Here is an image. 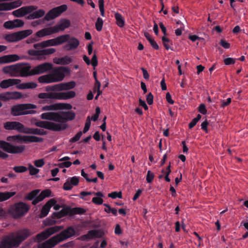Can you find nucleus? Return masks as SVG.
Returning <instances> with one entry per match:
<instances>
[{
    "mask_svg": "<svg viewBox=\"0 0 248 248\" xmlns=\"http://www.w3.org/2000/svg\"><path fill=\"white\" fill-rule=\"evenodd\" d=\"M170 165L168 166L167 168V170H166V171H165L164 170H163L162 171V172L163 173H165L166 174V176L165 177V180L167 181V182H170V178L169 177V175L170 174V173L171 172V170H170Z\"/></svg>",
    "mask_w": 248,
    "mask_h": 248,
    "instance_id": "54",
    "label": "nucleus"
},
{
    "mask_svg": "<svg viewBox=\"0 0 248 248\" xmlns=\"http://www.w3.org/2000/svg\"><path fill=\"white\" fill-rule=\"evenodd\" d=\"M91 63H92V64L93 66L94 67V68L97 65L98 61H97V57H96L95 54H93V55L92 58V60H91Z\"/></svg>",
    "mask_w": 248,
    "mask_h": 248,
    "instance_id": "61",
    "label": "nucleus"
},
{
    "mask_svg": "<svg viewBox=\"0 0 248 248\" xmlns=\"http://www.w3.org/2000/svg\"><path fill=\"white\" fill-rule=\"evenodd\" d=\"M14 170L18 173L25 172L27 170V168L24 166H16L13 168Z\"/></svg>",
    "mask_w": 248,
    "mask_h": 248,
    "instance_id": "50",
    "label": "nucleus"
},
{
    "mask_svg": "<svg viewBox=\"0 0 248 248\" xmlns=\"http://www.w3.org/2000/svg\"><path fill=\"white\" fill-rule=\"evenodd\" d=\"M220 44L222 47L226 49H228L230 47V44L225 40H221Z\"/></svg>",
    "mask_w": 248,
    "mask_h": 248,
    "instance_id": "63",
    "label": "nucleus"
},
{
    "mask_svg": "<svg viewBox=\"0 0 248 248\" xmlns=\"http://www.w3.org/2000/svg\"><path fill=\"white\" fill-rule=\"evenodd\" d=\"M232 99L231 98H228L226 100H223L221 101V107L224 108L229 105L231 102Z\"/></svg>",
    "mask_w": 248,
    "mask_h": 248,
    "instance_id": "64",
    "label": "nucleus"
},
{
    "mask_svg": "<svg viewBox=\"0 0 248 248\" xmlns=\"http://www.w3.org/2000/svg\"><path fill=\"white\" fill-rule=\"evenodd\" d=\"M56 203V201L53 199H51L49 200L44 205L42 208L40 216L41 217H44L46 216L53 205Z\"/></svg>",
    "mask_w": 248,
    "mask_h": 248,
    "instance_id": "24",
    "label": "nucleus"
},
{
    "mask_svg": "<svg viewBox=\"0 0 248 248\" xmlns=\"http://www.w3.org/2000/svg\"><path fill=\"white\" fill-rule=\"evenodd\" d=\"M41 118L50 121L37 122L35 123L37 126L54 131H60L67 127L66 121L74 120L75 114L71 111L45 112L41 115Z\"/></svg>",
    "mask_w": 248,
    "mask_h": 248,
    "instance_id": "1",
    "label": "nucleus"
},
{
    "mask_svg": "<svg viewBox=\"0 0 248 248\" xmlns=\"http://www.w3.org/2000/svg\"><path fill=\"white\" fill-rule=\"evenodd\" d=\"M53 64L51 63L45 62L34 67L32 69V74L39 75L46 73L52 69Z\"/></svg>",
    "mask_w": 248,
    "mask_h": 248,
    "instance_id": "19",
    "label": "nucleus"
},
{
    "mask_svg": "<svg viewBox=\"0 0 248 248\" xmlns=\"http://www.w3.org/2000/svg\"><path fill=\"white\" fill-rule=\"evenodd\" d=\"M78 183L79 178L78 177L74 176L69 178L63 184V189L65 190H71L73 186L78 185Z\"/></svg>",
    "mask_w": 248,
    "mask_h": 248,
    "instance_id": "23",
    "label": "nucleus"
},
{
    "mask_svg": "<svg viewBox=\"0 0 248 248\" xmlns=\"http://www.w3.org/2000/svg\"><path fill=\"white\" fill-rule=\"evenodd\" d=\"M72 106L70 104L67 103H56L50 105H46L42 107L43 111L57 110L59 109H71Z\"/></svg>",
    "mask_w": 248,
    "mask_h": 248,
    "instance_id": "15",
    "label": "nucleus"
},
{
    "mask_svg": "<svg viewBox=\"0 0 248 248\" xmlns=\"http://www.w3.org/2000/svg\"><path fill=\"white\" fill-rule=\"evenodd\" d=\"M45 164L44 159H39L34 161V165L38 168L43 167Z\"/></svg>",
    "mask_w": 248,
    "mask_h": 248,
    "instance_id": "57",
    "label": "nucleus"
},
{
    "mask_svg": "<svg viewBox=\"0 0 248 248\" xmlns=\"http://www.w3.org/2000/svg\"><path fill=\"white\" fill-rule=\"evenodd\" d=\"M37 106L32 104H19L13 106L11 108V113L14 116H19L28 114H32Z\"/></svg>",
    "mask_w": 248,
    "mask_h": 248,
    "instance_id": "7",
    "label": "nucleus"
},
{
    "mask_svg": "<svg viewBox=\"0 0 248 248\" xmlns=\"http://www.w3.org/2000/svg\"><path fill=\"white\" fill-rule=\"evenodd\" d=\"M8 8V10H11L13 9L17 8L20 6L22 4V2L20 0H16L10 2H7Z\"/></svg>",
    "mask_w": 248,
    "mask_h": 248,
    "instance_id": "39",
    "label": "nucleus"
},
{
    "mask_svg": "<svg viewBox=\"0 0 248 248\" xmlns=\"http://www.w3.org/2000/svg\"><path fill=\"white\" fill-rule=\"evenodd\" d=\"M0 148L7 153L19 154L22 153L25 150V146L23 145H15L0 140Z\"/></svg>",
    "mask_w": 248,
    "mask_h": 248,
    "instance_id": "8",
    "label": "nucleus"
},
{
    "mask_svg": "<svg viewBox=\"0 0 248 248\" xmlns=\"http://www.w3.org/2000/svg\"><path fill=\"white\" fill-rule=\"evenodd\" d=\"M50 87V90L52 91H63L62 83L56 84L53 86H51Z\"/></svg>",
    "mask_w": 248,
    "mask_h": 248,
    "instance_id": "49",
    "label": "nucleus"
},
{
    "mask_svg": "<svg viewBox=\"0 0 248 248\" xmlns=\"http://www.w3.org/2000/svg\"><path fill=\"white\" fill-rule=\"evenodd\" d=\"M103 24V19L101 17H98L95 23V28L97 31H100L102 30Z\"/></svg>",
    "mask_w": 248,
    "mask_h": 248,
    "instance_id": "44",
    "label": "nucleus"
},
{
    "mask_svg": "<svg viewBox=\"0 0 248 248\" xmlns=\"http://www.w3.org/2000/svg\"><path fill=\"white\" fill-rule=\"evenodd\" d=\"M43 139L34 136H22L21 141L25 142H39L43 141Z\"/></svg>",
    "mask_w": 248,
    "mask_h": 248,
    "instance_id": "30",
    "label": "nucleus"
},
{
    "mask_svg": "<svg viewBox=\"0 0 248 248\" xmlns=\"http://www.w3.org/2000/svg\"><path fill=\"white\" fill-rule=\"evenodd\" d=\"M3 27L7 29H13L15 28L13 21H8L3 24Z\"/></svg>",
    "mask_w": 248,
    "mask_h": 248,
    "instance_id": "52",
    "label": "nucleus"
},
{
    "mask_svg": "<svg viewBox=\"0 0 248 248\" xmlns=\"http://www.w3.org/2000/svg\"><path fill=\"white\" fill-rule=\"evenodd\" d=\"M98 4H99V8L101 15L102 16H105V11H104V0H99Z\"/></svg>",
    "mask_w": 248,
    "mask_h": 248,
    "instance_id": "51",
    "label": "nucleus"
},
{
    "mask_svg": "<svg viewBox=\"0 0 248 248\" xmlns=\"http://www.w3.org/2000/svg\"><path fill=\"white\" fill-rule=\"evenodd\" d=\"M63 91L69 90L75 88L76 83L74 81L62 83Z\"/></svg>",
    "mask_w": 248,
    "mask_h": 248,
    "instance_id": "38",
    "label": "nucleus"
},
{
    "mask_svg": "<svg viewBox=\"0 0 248 248\" xmlns=\"http://www.w3.org/2000/svg\"><path fill=\"white\" fill-rule=\"evenodd\" d=\"M86 236L88 239H93L95 238H100L102 236V233L100 231L96 230L89 231Z\"/></svg>",
    "mask_w": 248,
    "mask_h": 248,
    "instance_id": "34",
    "label": "nucleus"
},
{
    "mask_svg": "<svg viewBox=\"0 0 248 248\" xmlns=\"http://www.w3.org/2000/svg\"><path fill=\"white\" fill-rule=\"evenodd\" d=\"M49 74L39 77L38 81L46 84L60 82L64 79L66 74L69 73V69L63 66L52 68Z\"/></svg>",
    "mask_w": 248,
    "mask_h": 248,
    "instance_id": "3",
    "label": "nucleus"
},
{
    "mask_svg": "<svg viewBox=\"0 0 248 248\" xmlns=\"http://www.w3.org/2000/svg\"><path fill=\"white\" fill-rule=\"evenodd\" d=\"M155 175L153 172H152L150 170H148L147 171V174L146 175V181L147 183H150L152 182Z\"/></svg>",
    "mask_w": 248,
    "mask_h": 248,
    "instance_id": "55",
    "label": "nucleus"
},
{
    "mask_svg": "<svg viewBox=\"0 0 248 248\" xmlns=\"http://www.w3.org/2000/svg\"><path fill=\"white\" fill-rule=\"evenodd\" d=\"M56 51L54 48H49L47 49H42L43 60L45 59L46 56L52 54Z\"/></svg>",
    "mask_w": 248,
    "mask_h": 248,
    "instance_id": "41",
    "label": "nucleus"
},
{
    "mask_svg": "<svg viewBox=\"0 0 248 248\" xmlns=\"http://www.w3.org/2000/svg\"><path fill=\"white\" fill-rule=\"evenodd\" d=\"M162 42L163 45L167 50H169L170 48V42L169 39L166 38L165 36H163L162 38Z\"/></svg>",
    "mask_w": 248,
    "mask_h": 248,
    "instance_id": "48",
    "label": "nucleus"
},
{
    "mask_svg": "<svg viewBox=\"0 0 248 248\" xmlns=\"http://www.w3.org/2000/svg\"><path fill=\"white\" fill-rule=\"evenodd\" d=\"M31 29L17 31L13 33L8 34L5 36V39L10 42H14L20 41L32 33Z\"/></svg>",
    "mask_w": 248,
    "mask_h": 248,
    "instance_id": "9",
    "label": "nucleus"
},
{
    "mask_svg": "<svg viewBox=\"0 0 248 248\" xmlns=\"http://www.w3.org/2000/svg\"><path fill=\"white\" fill-rule=\"evenodd\" d=\"M114 17L116 19V24L120 28H123L125 24L124 18L121 14L119 13H115Z\"/></svg>",
    "mask_w": 248,
    "mask_h": 248,
    "instance_id": "35",
    "label": "nucleus"
},
{
    "mask_svg": "<svg viewBox=\"0 0 248 248\" xmlns=\"http://www.w3.org/2000/svg\"><path fill=\"white\" fill-rule=\"evenodd\" d=\"M29 206L23 202H19L13 205L9 209V213L15 218H19L27 214Z\"/></svg>",
    "mask_w": 248,
    "mask_h": 248,
    "instance_id": "6",
    "label": "nucleus"
},
{
    "mask_svg": "<svg viewBox=\"0 0 248 248\" xmlns=\"http://www.w3.org/2000/svg\"><path fill=\"white\" fill-rule=\"evenodd\" d=\"M17 64V72L18 77H27L32 74V69L30 64L26 63H19Z\"/></svg>",
    "mask_w": 248,
    "mask_h": 248,
    "instance_id": "14",
    "label": "nucleus"
},
{
    "mask_svg": "<svg viewBox=\"0 0 248 248\" xmlns=\"http://www.w3.org/2000/svg\"><path fill=\"white\" fill-rule=\"evenodd\" d=\"M0 99L4 101L10 100L9 92H6L0 93Z\"/></svg>",
    "mask_w": 248,
    "mask_h": 248,
    "instance_id": "53",
    "label": "nucleus"
},
{
    "mask_svg": "<svg viewBox=\"0 0 248 248\" xmlns=\"http://www.w3.org/2000/svg\"><path fill=\"white\" fill-rule=\"evenodd\" d=\"M10 99H18L22 97V94L21 93L18 92H9Z\"/></svg>",
    "mask_w": 248,
    "mask_h": 248,
    "instance_id": "43",
    "label": "nucleus"
},
{
    "mask_svg": "<svg viewBox=\"0 0 248 248\" xmlns=\"http://www.w3.org/2000/svg\"><path fill=\"white\" fill-rule=\"evenodd\" d=\"M45 15V11L43 9L34 10L28 16L29 19H34L43 17Z\"/></svg>",
    "mask_w": 248,
    "mask_h": 248,
    "instance_id": "31",
    "label": "nucleus"
},
{
    "mask_svg": "<svg viewBox=\"0 0 248 248\" xmlns=\"http://www.w3.org/2000/svg\"><path fill=\"white\" fill-rule=\"evenodd\" d=\"M63 229V226H55L54 227H50L43 231L41 233H38L36 236V240L38 242H41L43 240L46 239L50 235L59 232L60 230Z\"/></svg>",
    "mask_w": 248,
    "mask_h": 248,
    "instance_id": "10",
    "label": "nucleus"
},
{
    "mask_svg": "<svg viewBox=\"0 0 248 248\" xmlns=\"http://www.w3.org/2000/svg\"><path fill=\"white\" fill-rule=\"evenodd\" d=\"M37 85L34 82L22 83L20 79L16 78L4 79L0 83V87L2 89H7L13 86H16L17 89L20 90L34 89Z\"/></svg>",
    "mask_w": 248,
    "mask_h": 248,
    "instance_id": "4",
    "label": "nucleus"
},
{
    "mask_svg": "<svg viewBox=\"0 0 248 248\" xmlns=\"http://www.w3.org/2000/svg\"><path fill=\"white\" fill-rule=\"evenodd\" d=\"M67 9V5L63 4L61 6L55 7L50 10L45 16L44 19L46 21L53 19L59 16L62 13L65 11Z\"/></svg>",
    "mask_w": 248,
    "mask_h": 248,
    "instance_id": "11",
    "label": "nucleus"
},
{
    "mask_svg": "<svg viewBox=\"0 0 248 248\" xmlns=\"http://www.w3.org/2000/svg\"><path fill=\"white\" fill-rule=\"evenodd\" d=\"M75 234V230L73 227H68L60 233L55 235L59 243L62 242L73 236Z\"/></svg>",
    "mask_w": 248,
    "mask_h": 248,
    "instance_id": "16",
    "label": "nucleus"
},
{
    "mask_svg": "<svg viewBox=\"0 0 248 248\" xmlns=\"http://www.w3.org/2000/svg\"><path fill=\"white\" fill-rule=\"evenodd\" d=\"M67 9V5L63 4L61 6L55 7L50 10L45 16L44 19L46 21L53 19L59 16L62 13L65 11Z\"/></svg>",
    "mask_w": 248,
    "mask_h": 248,
    "instance_id": "12",
    "label": "nucleus"
},
{
    "mask_svg": "<svg viewBox=\"0 0 248 248\" xmlns=\"http://www.w3.org/2000/svg\"><path fill=\"white\" fill-rule=\"evenodd\" d=\"M30 231L26 229L20 230L3 237L0 242V248L17 247L20 244L31 235Z\"/></svg>",
    "mask_w": 248,
    "mask_h": 248,
    "instance_id": "2",
    "label": "nucleus"
},
{
    "mask_svg": "<svg viewBox=\"0 0 248 248\" xmlns=\"http://www.w3.org/2000/svg\"><path fill=\"white\" fill-rule=\"evenodd\" d=\"M153 95L151 93H149L146 96V101L147 103L151 105L153 103Z\"/></svg>",
    "mask_w": 248,
    "mask_h": 248,
    "instance_id": "60",
    "label": "nucleus"
},
{
    "mask_svg": "<svg viewBox=\"0 0 248 248\" xmlns=\"http://www.w3.org/2000/svg\"><path fill=\"white\" fill-rule=\"evenodd\" d=\"M67 214V212L64 209L61 210L60 212L54 213L53 216L57 218H61Z\"/></svg>",
    "mask_w": 248,
    "mask_h": 248,
    "instance_id": "47",
    "label": "nucleus"
},
{
    "mask_svg": "<svg viewBox=\"0 0 248 248\" xmlns=\"http://www.w3.org/2000/svg\"><path fill=\"white\" fill-rule=\"evenodd\" d=\"M4 128L8 130H16L24 133L25 126L18 122H7L4 124Z\"/></svg>",
    "mask_w": 248,
    "mask_h": 248,
    "instance_id": "18",
    "label": "nucleus"
},
{
    "mask_svg": "<svg viewBox=\"0 0 248 248\" xmlns=\"http://www.w3.org/2000/svg\"><path fill=\"white\" fill-rule=\"evenodd\" d=\"M76 93L73 91L66 92L42 93L38 95L40 99H51L57 100H67L74 98Z\"/></svg>",
    "mask_w": 248,
    "mask_h": 248,
    "instance_id": "5",
    "label": "nucleus"
},
{
    "mask_svg": "<svg viewBox=\"0 0 248 248\" xmlns=\"http://www.w3.org/2000/svg\"><path fill=\"white\" fill-rule=\"evenodd\" d=\"M26 58V57L23 55L19 56L16 54L4 55L0 57V63H6L15 62Z\"/></svg>",
    "mask_w": 248,
    "mask_h": 248,
    "instance_id": "20",
    "label": "nucleus"
},
{
    "mask_svg": "<svg viewBox=\"0 0 248 248\" xmlns=\"http://www.w3.org/2000/svg\"><path fill=\"white\" fill-rule=\"evenodd\" d=\"M54 27L44 28L36 32L35 35L37 37L41 38L46 36L50 35L56 33Z\"/></svg>",
    "mask_w": 248,
    "mask_h": 248,
    "instance_id": "25",
    "label": "nucleus"
},
{
    "mask_svg": "<svg viewBox=\"0 0 248 248\" xmlns=\"http://www.w3.org/2000/svg\"><path fill=\"white\" fill-rule=\"evenodd\" d=\"M21 138L22 136L20 135L9 136L7 138V140L9 142H19L21 141Z\"/></svg>",
    "mask_w": 248,
    "mask_h": 248,
    "instance_id": "42",
    "label": "nucleus"
},
{
    "mask_svg": "<svg viewBox=\"0 0 248 248\" xmlns=\"http://www.w3.org/2000/svg\"><path fill=\"white\" fill-rule=\"evenodd\" d=\"M51 191L50 190L47 189L42 191L40 194L32 202L33 205H35L39 202L42 201L45 198L51 196Z\"/></svg>",
    "mask_w": 248,
    "mask_h": 248,
    "instance_id": "28",
    "label": "nucleus"
},
{
    "mask_svg": "<svg viewBox=\"0 0 248 248\" xmlns=\"http://www.w3.org/2000/svg\"><path fill=\"white\" fill-rule=\"evenodd\" d=\"M72 59L69 56H65L60 58H55L53 62L57 64H67L72 62Z\"/></svg>",
    "mask_w": 248,
    "mask_h": 248,
    "instance_id": "32",
    "label": "nucleus"
},
{
    "mask_svg": "<svg viewBox=\"0 0 248 248\" xmlns=\"http://www.w3.org/2000/svg\"><path fill=\"white\" fill-rule=\"evenodd\" d=\"M108 197L111 198L112 199H116V198H118L119 199L122 198V194L121 191L119 192H112L108 194Z\"/></svg>",
    "mask_w": 248,
    "mask_h": 248,
    "instance_id": "46",
    "label": "nucleus"
},
{
    "mask_svg": "<svg viewBox=\"0 0 248 248\" xmlns=\"http://www.w3.org/2000/svg\"><path fill=\"white\" fill-rule=\"evenodd\" d=\"M28 53L30 56H35L36 59L38 60H43L42 52L41 50L29 49Z\"/></svg>",
    "mask_w": 248,
    "mask_h": 248,
    "instance_id": "36",
    "label": "nucleus"
},
{
    "mask_svg": "<svg viewBox=\"0 0 248 248\" xmlns=\"http://www.w3.org/2000/svg\"><path fill=\"white\" fill-rule=\"evenodd\" d=\"M224 62L227 65L233 64L235 62V59L232 58H227L224 60Z\"/></svg>",
    "mask_w": 248,
    "mask_h": 248,
    "instance_id": "59",
    "label": "nucleus"
},
{
    "mask_svg": "<svg viewBox=\"0 0 248 248\" xmlns=\"http://www.w3.org/2000/svg\"><path fill=\"white\" fill-rule=\"evenodd\" d=\"M28 170L30 171V174L31 175L37 174L39 172V170L35 168L32 165L29 164L28 165Z\"/></svg>",
    "mask_w": 248,
    "mask_h": 248,
    "instance_id": "45",
    "label": "nucleus"
},
{
    "mask_svg": "<svg viewBox=\"0 0 248 248\" xmlns=\"http://www.w3.org/2000/svg\"><path fill=\"white\" fill-rule=\"evenodd\" d=\"M40 192L39 190H33L27 195L25 198L29 200H34Z\"/></svg>",
    "mask_w": 248,
    "mask_h": 248,
    "instance_id": "40",
    "label": "nucleus"
},
{
    "mask_svg": "<svg viewBox=\"0 0 248 248\" xmlns=\"http://www.w3.org/2000/svg\"><path fill=\"white\" fill-rule=\"evenodd\" d=\"M62 36H67L66 37L65 43L66 44L64 46L63 48L67 50L71 51L76 49L79 45V40L73 37H71L69 34H64Z\"/></svg>",
    "mask_w": 248,
    "mask_h": 248,
    "instance_id": "13",
    "label": "nucleus"
},
{
    "mask_svg": "<svg viewBox=\"0 0 248 248\" xmlns=\"http://www.w3.org/2000/svg\"><path fill=\"white\" fill-rule=\"evenodd\" d=\"M59 243L55 236L43 243H39L38 248H52Z\"/></svg>",
    "mask_w": 248,
    "mask_h": 248,
    "instance_id": "22",
    "label": "nucleus"
},
{
    "mask_svg": "<svg viewBox=\"0 0 248 248\" xmlns=\"http://www.w3.org/2000/svg\"><path fill=\"white\" fill-rule=\"evenodd\" d=\"M2 71L5 74H9L11 77H18L17 63L6 66L3 68Z\"/></svg>",
    "mask_w": 248,
    "mask_h": 248,
    "instance_id": "21",
    "label": "nucleus"
},
{
    "mask_svg": "<svg viewBox=\"0 0 248 248\" xmlns=\"http://www.w3.org/2000/svg\"><path fill=\"white\" fill-rule=\"evenodd\" d=\"M16 194L15 191L0 192V202H3L10 199Z\"/></svg>",
    "mask_w": 248,
    "mask_h": 248,
    "instance_id": "37",
    "label": "nucleus"
},
{
    "mask_svg": "<svg viewBox=\"0 0 248 248\" xmlns=\"http://www.w3.org/2000/svg\"><path fill=\"white\" fill-rule=\"evenodd\" d=\"M37 6L35 5L24 6L14 11L12 14L16 17H22L31 13L34 10L37 9Z\"/></svg>",
    "mask_w": 248,
    "mask_h": 248,
    "instance_id": "17",
    "label": "nucleus"
},
{
    "mask_svg": "<svg viewBox=\"0 0 248 248\" xmlns=\"http://www.w3.org/2000/svg\"><path fill=\"white\" fill-rule=\"evenodd\" d=\"M14 23V27L18 28L21 27L24 25V22L21 19H15L13 20Z\"/></svg>",
    "mask_w": 248,
    "mask_h": 248,
    "instance_id": "58",
    "label": "nucleus"
},
{
    "mask_svg": "<svg viewBox=\"0 0 248 248\" xmlns=\"http://www.w3.org/2000/svg\"><path fill=\"white\" fill-rule=\"evenodd\" d=\"M67 36H59L56 38L47 40L49 46H56L65 43Z\"/></svg>",
    "mask_w": 248,
    "mask_h": 248,
    "instance_id": "27",
    "label": "nucleus"
},
{
    "mask_svg": "<svg viewBox=\"0 0 248 248\" xmlns=\"http://www.w3.org/2000/svg\"><path fill=\"white\" fill-rule=\"evenodd\" d=\"M93 194L97 197H93L92 199V202L97 205H101L103 202V200L102 198L104 195L101 192H93Z\"/></svg>",
    "mask_w": 248,
    "mask_h": 248,
    "instance_id": "33",
    "label": "nucleus"
},
{
    "mask_svg": "<svg viewBox=\"0 0 248 248\" xmlns=\"http://www.w3.org/2000/svg\"><path fill=\"white\" fill-rule=\"evenodd\" d=\"M70 25L69 20L63 19L60 20L55 26H53L56 33L64 31L68 28Z\"/></svg>",
    "mask_w": 248,
    "mask_h": 248,
    "instance_id": "26",
    "label": "nucleus"
},
{
    "mask_svg": "<svg viewBox=\"0 0 248 248\" xmlns=\"http://www.w3.org/2000/svg\"><path fill=\"white\" fill-rule=\"evenodd\" d=\"M82 135L81 131H79L74 137L70 139V141L71 142H75L78 141Z\"/></svg>",
    "mask_w": 248,
    "mask_h": 248,
    "instance_id": "56",
    "label": "nucleus"
},
{
    "mask_svg": "<svg viewBox=\"0 0 248 248\" xmlns=\"http://www.w3.org/2000/svg\"><path fill=\"white\" fill-rule=\"evenodd\" d=\"M199 112L202 114H205L207 113V110L206 109L205 106L203 104H201L199 107Z\"/></svg>",
    "mask_w": 248,
    "mask_h": 248,
    "instance_id": "62",
    "label": "nucleus"
},
{
    "mask_svg": "<svg viewBox=\"0 0 248 248\" xmlns=\"http://www.w3.org/2000/svg\"><path fill=\"white\" fill-rule=\"evenodd\" d=\"M24 133L38 135H45L46 131L44 129L38 128H27L25 127Z\"/></svg>",
    "mask_w": 248,
    "mask_h": 248,
    "instance_id": "29",
    "label": "nucleus"
}]
</instances>
